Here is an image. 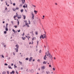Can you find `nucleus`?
I'll list each match as a JSON object with an SVG mask.
<instances>
[{"label": "nucleus", "mask_w": 74, "mask_h": 74, "mask_svg": "<svg viewBox=\"0 0 74 74\" xmlns=\"http://www.w3.org/2000/svg\"><path fill=\"white\" fill-rule=\"evenodd\" d=\"M29 60V58H25L26 60Z\"/></svg>", "instance_id": "obj_23"}, {"label": "nucleus", "mask_w": 74, "mask_h": 74, "mask_svg": "<svg viewBox=\"0 0 74 74\" xmlns=\"http://www.w3.org/2000/svg\"><path fill=\"white\" fill-rule=\"evenodd\" d=\"M44 60H46V57H44Z\"/></svg>", "instance_id": "obj_39"}, {"label": "nucleus", "mask_w": 74, "mask_h": 74, "mask_svg": "<svg viewBox=\"0 0 74 74\" xmlns=\"http://www.w3.org/2000/svg\"><path fill=\"white\" fill-rule=\"evenodd\" d=\"M18 25H19V21H18Z\"/></svg>", "instance_id": "obj_40"}, {"label": "nucleus", "mask_w": 74, "mask_h": 74, "mask_svg": "<svg viewBox=\"0 0 74 74\" xmlns=\"http://www.w3.org/2000/svg\"><path fill=\"white\" fill-rule=\"evenodd\" d=\"M7 74H9V73H10V72H9V71H7Z\"/></svg>", "instance_id": "obj_41"}, {"label": "nucleus", "mask_w": 74, "mask_h": 74, "mask_svg": "<svg viewBox=\"0 0 74 74\" xmlns=\"http://www.w3.org/2000/svg\"><path fill=\"white\" fill-rule=\"evenodd\" d=\"M19 63H20V64H22V62H21V61H19Z\"/></svg>", "instance_id": "obj_36"}, {"label": "nucleus", "mask_w": 74, "mask_h": 74, "mask_svg": "<svg viewBox=\"0 0 74 74\" xmlns=\"http://www.w3.org/2000/svg\"><path fill=\"white\" fill-rule=\"evenodd\" d=\"M4 47H5H5H6V45H4Z\"/></svg>", "instance_id": "obj_50"}, {"label": "nucleus", "mask_w": 74, "mask_h": 74, "mask_svg": "<svg viewBox=\"0 0 74 74\" xmlns=\"http://www.w3.org/2000/svg\"><path fill=\"white\" fill-rule=\"evenodd\" d=\"M46 73L47 74H49L50 73L49 71H47L46 72Z\"/></svg>", "instance_id": "obj_13"}, {"label": "nucleus", "mask_w": 74, "mask_h": 74, "mask_svg": "<svg viewBox=\"0 0 74 74\" xmlns=\"http://www.w3.org/2000/svg\"><path fill=\"white\" fill-rule=\"evenodd\" d=\"M32 59H33V57H30L29 59V62H31Z\"/></svg>", "instance_id": "obj_3"}, {"label": "nucleus", "mask_w": 74, "mask_h": 74, "mask_svg": "<svg viewBox=\"0 0 74 74\" xmlns=\"http://www.w3.org/2000/svg\"><path fill=\"white\" fill-rule=\"evenodd\" d=\"M49 54V58H50L51 60H52V55H51V54H50V53H48Z\"/></svg>", "instance_id": "obj_1"}, {"label": "nucleus", "mask_w": 74, "mask_h": 74, "mask_svg": "<svg viewBox=\"0 0 74 74\" xmlns=\"http://www.w3.org/2000/svg\"><path fill=\"white\" fill-rule=\"evenodd\" d=\"M55 4H56V5H58V3H55Z\"/></svg>", "instance_id": "obj_62"}, {"label": "nucleus", "mask_w": 74, "mask_h": 74, "mask_svg": "<svg viewBox=\"0 0 74 74\" xmlns=\"http://www.w3.org/2000/svg\"><path fill=\"white\" fill-rule=\"evenodd\" d=\"M5 71H4L2 72V74H5Z\"/></svg>", "instance_id": "obj_20"}, {"label": "nucleus", "mask_w": 74, "mask_h": 74, "mask_svg": "<svg viewBox=\"0 0 74 74\" xmlns=\"http://www.w3.org/2000/svg\"><path fill=\"white\" fill-rule=\"evenodd\" d=\"M37 11H36V10H34V12H35L36 14H37Z\"/></svg>", "instance_id": "obj_16"}, {"label": "nucleus", "mask_w": 74, "mask_h": 74, "mask_svg": "<svg viewBox=\"0 0 74 74\" xmlns=\"http://www.w3.org/2000/svg\"><path fill=\"white\" fill-rule=\"evenodd\" d=\"M20 31H21V30L20 29H19V30L17 31V32H19Z\"/></svg>", "instance_id": "obj_44"}, {"label": "nucleus", "mask_w": 74, "mask_h": 74, "mask_svg": "<svg viewBox=\"0 0 74 74\" xmlns=\"http://www.w3.org/2000/svg\"><path fill=\"white\" fill-rule=\"evenodd\" d=\"M15 49L16 50V52H18V49L17 48H16Z\"/></svg>", "instance_id": "obj_11"}, {"label": "nucleus", "mask_w": 74, "mask_h": 74, "mask_svg": "<svg viewBox=\"0 0 74 74\" xmlns=\"http://www.w3.org/2000/svg\"><path fill=\"white\" fill-rule=\"evenodd\" d=\"M16 16H17L14 15V18H16Z\"/></svg>", "instance_id": "obj_29"}, {"label": "nucleus", "mask_w": 74, "mask_h": 74, "mask_svg": "<svg viewBox=\"0 0 74 74\" xmlns=\"http://www.w3.org/2000/svg\"><path fill=\"white\" fill-rule=\"evenodd\" d=\"M16 73H17V74H18V72L16 71Z\"/></svg>", "instance_id": "obj_48"}, {"label": "nucleus", "mask_w": 74, "mask_h": 74, "mask_svg": "<svg viewBox=\"0 0 74 74\" xmlns=\"http://www.w3.org/2000/svg\"><path fill=\"white\" fill-rule=\"evenodd\" d=\"M26 37H27V38H28V40L29 39V37L30 38L29 36H26Z\"/></svg>", "instance_id": "obj_21"}, {"label": "nucleus", "mask_w": 74, "mask_h": 74, "mask_svg": "<svg viewBox=\"0 0 74 74\" xmlns=\"http://www.w3.org/2000/svg\"><path fill=\"white\" fill-rule=\"evenodd\" d=\"M10 59H11V58L10 57H9L8 59L10 60Z\"/></svg>", "instance_id": "obj_64"}, {"label": "nucleus", "mask_w": 74, "mask_h": 74, "mask_svg": "<svg viewBox=\"0 0 74 74\" xmlns=\"http://www.w3.org/2000/svg\"><path fill=\"white\" fill-rule=\"evenodd\" d=\"M25 5H26V6H25V5H24L23 6V8H27V4H24Z\"/></svg>", "instance_id": "obj_4"}, {"label": "nucleus", "mask_w": 74, "mask_h": 74, "mask_svg": "<svg viewBox=\"0 0 74 74\" xmlns=\"http://www.w3.org/2000/svg\"><path fill=\"white\" fill-rule=\"evenodd\" d=\"M49 67H51V65H49Z\"/></svg>", "instance_id": "obj_54"}, {"label": "nucleus", "mask_w": 74, "mask_h": 74, "mask_svg": "<svg viewBox=\"0 0 74 74\" xmlns=\"http://www.w3.org/2000/svg\"><path fill=\"white\" fill-rule=\"evenodd\" d=\"M41 50H40L39 51V53H41Z\"/></svg>", "instance_id": "obj_43"}, {"label": "nucleus", "mask_w": 74, "mask_h": 74, "mask_svg": "<svg viewBox=\"0 0 74 74\" xmlns=\"http://www.w3.org/2000/svg\"><path fill=\"white\" fill-rule=\"evenodd\" d=\"M16 16H16V17H17V18H18V14H17V13H16Z\"/></svg>", "instance_id": "obj_22"}, {"label": "nucleus", "mask_w": 74, "mask_h": 74, "mask_svg": "<svg viewBox=\"0 0 74 74\" xmlns=\"http://www.w3.org/2000/svg\"><path fill=\"white\" fill-rule=\"evenodd\" d=\"M24 34H25V33H24L23 34H22L23 36H24Z\"/></svg>", "instance_id": "obj_60"}, {"label": "nucleus", "mask_w": 74, "mask_h": 74, "mask_svg": "<svg viewBox=\"0 0 74 74\" xmlns=\"http://www.w3.org/2000/svg\"><path fill=\"white\" fill-rule=\"evenodd\" d=\"M29 24H30V21H29Z\"/></svg>", "instance_id": "obj_52"}, {"label": "nucleus", "mask_w": 74, "mask_h": 74, "mask_svg": "<svg viewBox=\"0 0 74 74\" xmlns=\"http://www.w3.org/2000/svg\"><path fill=\"white\" fill-rule=\"evenodd\" d=\"M11 23L13 25H14V21H11Z\"/></svg>", "instance_id": "obj_26"}, {"label": "nucleus", "mask_w": 74, "mask_h": 74, "mask_svg": "<svg viewBox=\"0 0 74 74\" xmlns=\"http://www.w3.org/2000/svg\"><path fill=\"white\" fill-rule=\"evenodd\" d=\"M5 30L6 31H8V27H6Z\"/></svg>", "instance_id": "obj_14"}, {"label": "nucleus", "mask_w": 74, "mask_h": 74, "mask_svg": "<svg viewBox=\"0 0 74 74\" xmlns=\"http://www.w3.org/2000/svg\"><path fill=\"white\" fill-rule=\"evenodd\" d=\"M22 38L23 40H25V38H26L25 37H24V38H23V37H22Z\"/></svg>", "instance_id": "obj_19"}, {"label": "nucleus", "mask_w": 74, "mask_h": 74, "mask_svg": "<svg viewBox=\"0 0 74 74\" xmlns=\"http://www.w3.org/2000/svg\"><path fill=\"white\" fill-rule=\"evenodd\" d=\"M1 56H2V58H4V56H3V55H2Z\"/></svg>", "instance_id": "obj_35"}, {"label": "nucleus", "mask_w": 74, "mask_h": 74, "mask_svg": "<svg viewBox=\"0 0 74 74\" xmlns=\"http://www.w3.org/2000/svg\"><path fill=\"white\" fill-rule=\"evenodd\" d=\"M23 9H22L21 10V12H23Z\"/></svg>", "instance_id": "obj_45"}, {"label": "nucleus", "mask_w": 74, "mask_h": 74, "mask_svg": "<svg viewBox=\"0 0 74 74\" xmlns=\"http://www.w3.org/2000/svg\"><path fill=\"white\" fill-rule=\"evenodd\" d=\"M14 68H16L17 67V66H16L15 65H14Z\"/></svg>", "instance_id": "obj_34"}, {"label": "nucleus", "mask_w": 74, "mask_h": 74, "mask_svg": "<svg viewBox=\"0 0 74 74\" xmlns=\"http://www.w3.org/2000/svg\"><path fill=\"white\" fill-rule=\"evenodd\" d=\"M53 70L54 71H55V68H53Z\"/></svg>", "instance_id": "obj_37"}, {"label": "nucleus", "mask_w": 74, "mask_h": 74, "mask_svg": "<svg viewBox=\"0 0 74 74\" xmlns=\"http://www.w3.org/2000/svg\"><path fill=\"white\" fill-rule=\"evenodd\" d=\"M15 53H14V52H13V55L14 56H15Z\"/></svg>", "instance_id": "obj_57"}, {"label": "nucleus", "mask_w": 74, "mask_h": 74, "mask_svg": "<svg viewBox=\"0 0 74 74\" xmlns=\"http://www.w3.org/2000/svg\"><path fill=\"white\" fill-rule=\"evenodd\" d=\"M33 32L32 31V32H30V33H31V34H33Z\"/></svg>", "instance_id": "obj_42"}, {"label": "nucleus", "mask_w": 74, "mask_h": 74, "mask_svg": "<svg viewBox=\"0 0 74 74\" xmlns=\"http://www.w3.org/2000/svg\"><path fill=\"white\" fill-rule=\"evenodd\" d=\"M42 70H44L45 69V66H42L41 67Z\"/></svg>", "instance_id": "obj_7"}, {"label": "nucleus", "mask_w": 74, "mask_h": 74, "mask_svg": "<svg viewBox=\"0 0 74 74\" xmlns=\"http://www.w3.org/2000/svg\"><path fill=\"white\" fill-rule=\"evenodd\" d=\"M42 38V37L41 36V35L40 37V39H41V38Z\"/></svg>", "instance_id": "obj_47"}, {"label": "nucleus", "mask_w": 74, "mask_h": 74, "mask_svg": "<svg viewBox=\"0 0 74 74\" xmlns=\"http://www.w3.org/2000/svg\"><path fill=\"white\" fill-rule=\"evenodd\" d=\"M20 7H22V4H20Z\"/></svg>", "instance_id": "obj_55"}, {"label": "nucleus", "mask_w": 74, "mask_h": 74, "mask_svg": "<svg viewBox=\"0 0 74 74\" xmlns=\"http://www.w3.org/2000/svg\"><path fill=\"white\" fill-rule=\"evenodd\" d=\"M23 19H25V18H26V16L25 15H23Z\"/></svg>", "instance_id": "obj_10"}, {"label": "nucleus", "mask_w": 74, "mask_h": 74, "mask_svg": "<svg viewBox=\"0 0 74 74\" xmlns=\"http://www.w3.org/2000/svg\"><path fill=\"white\" fill-rule=\"evenodd\" d=\"M38 42H39V41H38L37 42V44H38Z\"/></svg>", "instance_id": "obj_61"}, {"label": "nucleus", "mask_w": 74, "mask_h": 74, "mask_svg": "<svg viewBox=\"0 0 74 74\" xmlns=\"http://www.w3.org/2000/svg\"><path fill=\"white\" fill-rule=\"evenodd\" d=\"M11 66H14V64H11Z\"/></svg>", "instance_id": "obj_53"}, {"label": "nucleus", "mask_w": 74, "mask_h": 74, "mask_svg": "<svg viewBox=\"0 0 74 74\" xmlns=\"http://www.w3.org/2000/svg\"><path fill=\"white\" fill-rule=\"evenodd\" d=\"M41 36L42 37H42H43L44 36L42 35H41Z\"/></svg>", "instance_id": "obj_46"}, {"label": "nucleus", "mask_w": 74, "mask_h": 74, "mask_svg": "<svg viewBox=\"0 0 74 74\" xmlns=\"http://www.w3.org/2000/svg\"><path fill=\"white\" fill-rule=\"evenodd\" d=\"M35 34L36 35H38V33L36 32Z\"/></svg>", "instance_id": "obj_28"}, {"label": "nucleus", "mask_w": 74, "mask_h": 74, "mask_svg": "<svg viewBox=\"0 0 74 74\" xmlns=\"http://www.w3.org/2000/svg\"><path fill=\"white\" fill-rule=\"evenodd\" d=\"M16 47H17V49H18L19 48V46L18 45H16L15 46Z\"/></svg>", "instance_id": "obj_9"}, {"label": "nucleus", "mask_w": 74, "mask_h": 74, "mask_svg": "<svg viewBox=\"0 0 74 74\" xmlns=\"http://www.w3.org/2000/svg\"><path fill=\"white\" fill-rule=\"evenodd\" d=\"M13 5H14H14H15V3H13Z\"/></svg>", "instance_id": "obj_51"}, {"label": "nucleus", "mask_w": 74, "mask_h": 74, "mask_svg": "<svg viewBox=\"0 0 74 74\" xmlns=\"http://www.w3.org/2000/svg\"><path fill=\"white\" fill-rule=\"evenodd\" d=\"M5 66H8V64L7 63L5 64Z\"/></svg>", "instance_id": "obj_33"}, {"label": "nucleus", "mask_w": 74, "mask_h": 74, "mask_svg": "<svg viewBox=\"0 0 74 74\" xmlns=\"http://www.w3.org/2000/svg\"><path fill=\"white\" fill-rule=\"evenodd\" d=\"M35 60L34 59H33V62H34Z\"/></svg>", "instance_id": "obj_63"}, {"label": "nucleus", "mask_w": 74, "mask_h": 74, "mask_svg": "<svg viewBox=\"0 0 74 74\" xmlns=\"http://www.w3.org/2000/svg\"><path fill=\"white\" fill-rule=\"evenodd\" d=\"M5 3H6V5H7V2H5Z\"/></svg>", "instance_id": "obj_58"}, {"label": "nucleus", "mask_w": 74, "mask_h": 74, "mask_svg": "<svg viewBox=\"0 0 74 74\" xmlns=\"http://www.w3.org/2000/svg\"><path fill=\"white\" fill-rule=\"evenodd\" d=\"M2 45H4V44H5V43H2Z\"/></svg>", "instance_id": "obj_49"}, {"label": "nucleus", "mask_w": 74, "mask_h": 74, "mask_svg": "<svg viewBox=\"0 0 74 74\" xmlns=\"http://www.w3.org/2000/svg\"><path fill=\"white\" fill-rule=\"evenodd\" d=\"M19 10V8L18 7H16V9H15V10Z\"/></svg>", "instance_id": "obj_24"}, {"label": "nucleus", "mask_w": 74, "mask_h": 74, "mask_svg": "<svg viewBox=\"0 0 74 74\" xmlns=\"http://www.w3.org/2000/svg\"><path fill=\"white\" fill-rule=\"evenodd\" d=\"M32 18L33 19H34V14H33V12H32Z\"/></svg>", "instance_id": "obj_5"}, {"label": "nucleus", "mask_w": 74, "mask_h": 74, "mask_svg": "<svg viewBox=\"0 0 74 74\" xmlns=\"http://www.w3.org/2000/svg\"><path fill=\"white\" fill-rule=\"evenodd\" d=\"M8 24H6V27H8Z\"/></svg>", "instance_id": "obj_15"}, {"label": "nucleus", "mask_w": 74, "mask_h": 74, "mask_svg": "<svg viewBox=\"0 0 74 74\" xmlns=\"http://www.w3.org/2000/svg\"><path fill=\"white\" fill-rule=\"evenodd\" d=\"M12 31L14 32V33H15V31L14 30V29H12Z\"/></svg>", "instance_id": "obj_27"}, {"label": "nucleus", "mask_w": 74, "mask_h": 74, "mask_svg": "<svg viewBox=\"0 0 74 74\" xmlns=\"http://www.w3.org/2000/svg\"><path fill=\"white\" fill-rule=\"evenodd\" d=\"M18 19H20L21 18V16L18 17Z\"/></svg>", "instance_id": "obj_25"}, {"label": "nucleus", "mask_w": 74, "mask_h": 74, "mask_svg": "<svg viewBox=\"0 0 74 74\" xmlns=\"http://www.w3.org/2000/svg\"><path fill=\"white\" fill-rule=\"evenodd\" d=\"M3 23H5V21H3Z\"/></svg>", "instance_id": "obj_59"}, {"label": "nucleus", "mask_w": 74, "mask_h": 74, "mask_svg": "<svg viewBox=\"0 0 74 74\" xmlns=\"http://www.w3.org/2000/svg\"><path fill=\"white\" fill-rule=\"evenodd\" d=\"M3 27H4V28H5V25H3Z\"/></svg>", "instance_id": "obj_56"}, {"label": "nucleus", "mask_w": 74, "mask_h": 74, "mask_svg": "<svg viewBox=\"0 0 74 74\" xmlns=\"http://www.w3.org/2000/svg\"><path fill=\"white\" fill-rule=\"evenodd\" d=\"M22 1V3L23 4H24V3H25V0H21Z\"/></svg>", "instance_id": "obj_6"}, {"label": "nucleus", "mask_w": 74, "mask_h": 74, "mask_svg": "<svg viewBox=\"0 0 74 74\" xmlns=\"http://www.w3.org/2000/svg\"><path fill=\"white\" fill-rule=\"evenodd\" d=\"M4 33L5 34H6V33H7V31H5L4 32Z\"/></svg>", "instance_id": "obj_32"}, {"label": "nucleus", "mask_w": 74, "mask_h": 74, "mask_svg": "<svg viewBox=\"0 0 74 74\" xmlns=\"http://www.w3.org/2000/svg\"><path fill=\"white\" fill-rule=\"evenodd\" d=\"M25 25L26 26L27 25L28 27H29V24H28V23H27V21H25Z\"/></svg>", "instance_id": "obj_2"}, {"label": "nucleus", "mask_w": 74, "mask_h": 74, "mask_svg": "<svg viewBox=\"0 0 74 74\" xmlns=\"http://www.w3.org/2000/svg\"><path fill=\"white\" fill-rule=\"evenodd\" d=\"M38 62H39V63H40V60H38Z\"/></svg>", "instance_id": "obj_38"}, {"label": "nucleus", "mask_w": 74, "mask_h": 74, "mask_svg": "<svg viewBox=\"0 0 74 74\" xmlns=\"http://www.w3.org/2000/svg\"><path fill=\"white\" fill-rule=\"evenodd\" d=\"M14 27L15 28H16V27H17V25H16L15 26H14Z\"/></svg>", "instance_id": "obj_30"}, {"label": "nucleus", "mask_w": 74, "mask_h": 74, "mask_svg": "<svg viewBox=\"0 0 74 74\" xmlns=\"http://www.w3.org/2000/svg\"><path fill=\"white\" fill-rule=\"evenodd\" d=\"M12 73H13V74H14L15 73V71H12V72L10 73V74H12Z\"/></svg>", "instance_id": "obj_8"}, {"label": "nucleus", "mask_w": 74, "mask_h": 74, "mask_svg": "<svg viewBox=\"0 0 74 74\" xmlns=\"http://www.w3.org/2000/svg\"><path fill=\"white\" fill-rule=\"evenodd\" d=\"M36 38L34 37V38H33L32 39V40H33H33H36Z\"/></svg>", "instance_id": "obj_17"}, {"label": "nucleus", "mask_w": 74, "mask_h": 74, "mask_svg": "<svg viewBox=\"0 0 74 74\" xmlns=\"http://www.w3.org/2000/svg\"><path fill=\"white\" fill-rule=\"evenodd\" d=\"M8 67L9 69H12V68H11V67L10 66V65H9Z\"/></svg>", "instance_id": "obj_12"}, {"label": "nucleus", "mask_w": 74, "mask_h": 74, "mask_svg": "<svg viewBox=\"0 0 74 74\" xmlns=\"http://www.w3.org/2000/svg\"><path fill=\"white\" fill-rule=\"evenodd\" d=\"M32 6H33V7H35V8H36V6L35 5H32Z\"/></svg>", "instance_id": "obj_31"}, {"label": "nucleus", "mask_w": 74, "mask_h": 74, "mask_svg": "<svg viewBox=\"0 0 74 74\" xmlns=\"http://www.w3.org/2000/svg\"><path fill=\"white\" fill-rule=\"evenodd\" d=\"M43 64H46V62L45 61H44L43 62Z\"/></svg>", "instance_id": "obj_18"}]
</instances>
